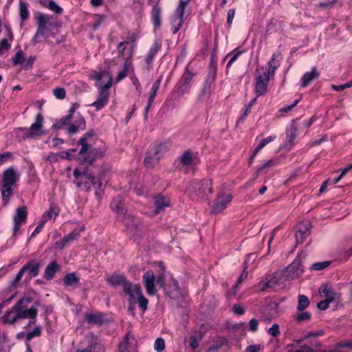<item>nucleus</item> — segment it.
<instances>
[{
	"mask_svg": "<svg viewBox=\"0 0 352 352\" xmlns=\"http://www.w3.org/2000/svg\"><path fill=\"white\" fill-rule=\"evenodd\" d=\"M32 299L28 297L22 298L10 309L7 310L1 318L5 324H13L18 320L30 318L29 325L36 322L38 309L35 305L29 307Z\"/></svg>",
	"mask_w": 352,
	"mask_h": 352,
	"instance_id": "1",
	"label": "nucleus"
},
{
	"mask_svg": "<svg viewBox=\"0 0 352 352\" xmlns=\"http://www.w3.org/2000/svg\"><path fill=\"white\" fill-rule=\"evenodd\" d=\"M19 172L12 166L3 171L2 184L0 185V191L1 192L3 206H6L8 204L10 197L13 195L12 191L16 186V183L19 182Z\"/></svg>",
	"mask_w": 352,
	"mask_h": 352,
	"instance_id": "2",
	"label": "nucleus"
},
{
	"mask_svg": "<svg viewBox=\"0 0 352 352\" xmlns=\"http://www.w3.org/2000/svg\"><path fill=\"white\" fill-rule=\"evenodd\" d=\"M93 136L94 133L88 131L78 141V144L81 146L78 153L80 157L84 162L89 163H92L96 159L102 157L105 153V150L104 149L92 148L91 145L89 143V139Z\"/></svg>",
	"mask_w": 352,
	"mask_h": 352,
	"instance_id": "3",
	"label": "nucleus"
},
{
	"mask_svg": "<svg viewBox=\"0 0 352 352\" xmlns=\"http://www.w3.org/2000/svg\"><path fill=\"white\" fill-rule=\"evenodd\" d=\"M74 183L78 187L83 186L87 191L91 190L92 186L98 199L100 198L103 194L104 186L100 181V179L94 177L88 170H85L82 174V177L80 178L79 180L75 181Z\"/></svg>",
	"mask_w": 352,
	"mask_h": 352,
	"instance_id": "4",
	"label": "nucleus"
},
{
	"mask_svg": "<svg viewBox=\"0 0 352 352\" xmlns=\"http://www.w3.org/2000/svg\"><path fill=\"white\" fill-rule=\"evenodd\" d=\"M123 292L128 296L129 300H138V306L143 311L147 309L148 300L144 296L139 285L128 282L124 285Z\"/></svg>",
	"mask_w": 352,
	"mask_h": 352,
	"instance_id": "5",
	"label": "nucleus"
},
{
	"mask_svg": "<svg viewBox=\"0 0 352 352\" xmlns=\"http://www.w3.org/2000/svg\"><path fill=\"white\" fill-rule=\"evenodd\" d=\"M188 190L199 198H206L213 192L212 179L205 178L201 181H192L188 184Z\"/></svg>",
	"mask_w": 352,
	"mask_h": 352,
	"instance_id": "6",
	"label": "nucleus"
},
{
	"mask_svg": "<svg viewBox=\"0 0 352 352\" xmlns=\"http://www.w3.org/2000/svg\"><path fill=\"white\" fill-rule=\"evenodd\" d=\"M285 280L283 272L278 271L266 278L265 280L258 283L257 288L258 291H265L269 289L276 290L282 288Z\"/></svg>",
	"mask_w": 352,
	"mask_h": 352,
	"instance_id": "7",
	"label": "nucleus"
},
{
	"mask_svg": "<svg viewBox=\"0 0 352 352\" xmlns=\"http://www.w3.org/2000/svg\"><path fill=\"white\" fill-rule=\"evenodd\" d=\"M43 123L44 117L41 113H39L36 115L34 122L31 124L29 129L21 127L19 128V130L26 132L23 135L24 138L34 139L44 134L43 131Z\"/></svg>",
	"mask_w": 352,
	"mask_h": 352,
	"instance_id": "8",
	"label": "nucleus"
},
{
	"mask_svg": "<svg viewBox=\"0 0 352 352\" xmlns=\"http://www.w3.org/2000/svg\"><path fill=\"white\" fill-rule=\"evenodd\" d=\"M301 254L298 255L285 270L283 271L285 280H290L299 277L303 272L300 261Z\"/></svg>",
	"mask_w": 352,
	"mask_h": 352,
	"instance_id": "9",
	"label": "nucleus"
},
{
	"mask_svg": "<svg viewBox=\"0 0 352 352\" xmlns=\"http://www.w3.org/2000/svg\"><path fill=\"white\" fill-rule=\"evenodd\" d=\"M35 18L37 22V30L35 35L33 36L32 39V42L34 44L40 42V36H45V30L47 28V24L51 19V17L48 14H44L42 13H37L36 14Z\"/></svg>",
	"mask_w": 352,
	"mask_h": 352,
	"instance_id": "10",
	"label": "nucleus"
},
{
	"mask_svg": "<svg viewBox=\"0 0 352 352\" xmlns=\"http://www.w3.org/2000/svg\"><path fill=\"white\" fill-rule=\"evenodd\" d=\"M190 1V0H179V6L175 11V16L172 22L173 26V34H176L182 28L184 23L183 17L185 8Z\"/></svg>",
	"mask_w": 352,
	"mask_h": 352,
	"instance_id": "11",
	"label": "nucleus"
},
{
	"mask_svg": "<svg viewBox=\"0 0 352 352\" xmlns=\"http://www.w3.org/2000/svg\"><path fill=\"white\" fill-rule=\"evenodd\" d=\"M232 195L230 193H218L216 200L212 207V212L218 214L224 210L231 202Z\"/></svg>",
	"mask_w": 352,
	"mask_h": 352,
	"instance_id": "12",
	"label": "nucleus"
},
{
	"mask_svg": "<svg viewBox=\"0 0 352 352\" xmlns=\"http://www.w3.org/2000/svg\"><path fill=\"white\" fill-rule=\"evenodd\" d=\"M28 217V209L26 206L19 207L16 208L13 217L14 226L13 235L16 236L22 226L26 222Z\"/></svg>",
	"mask_w": 352,
	"mask_h": 352,
	"instance_id": "13",
	"label": "nucleus"
},
{
	"mask_svg": "<svg viewBox=\"0 0 352 352\" xmlns=\"http://www.w3.org/2000/svg\"><path fill=\"white\" fill-rule=\"evenodd\" d=\"M155 276L152 270H147L142 277V283L147 294L153 296L156 294L157 289L155 285Z\"/></svg>",
	"mask_w": 352,
	"mask_h": 352,
	"instance_id": "14",
	"label": "nucleus"
},
{
	"mask_svg": "<svg viewBox=\"0 0 352 352\" xmlns=\"http://www.w3.org/2000/svg\"><path fill=\"white\" fill-rule=\"evenodd\" d=\"M270 77L265 73L257 76L254 87V91L257 96L266 94Z\"/></svg>",
	"mask_w": 352,
	"mask_h": 352,
	"instance_id": "15",
	"label": "nucleus"
},
{
	"mask_svg": "<svg viewBox=\"0 0 352 352\" xmlns=\"http://www.w3.org/2000/svg\"><path fill=\"white\" fill-rule=\"evenodd\" d=\"M318 292L320 296L325 298L324 300L330 302L339 301L340 300V294L336 292L331 285H322Z\"/></svg>",
	"mask_w": 352,
	"mask_h": 352,
	"instance_id": "16",
	"label": "nucleus"
},
{
	"mask_svg": "<svg viewBox=\"0 0 352 352\" xmlns=\"http://www.w3.org/2000/svg\"><path fill=\"white\" fill-rule=\"evenodd\" d=\"M195 157L190 150L185 151L175 162L176 168L180 170L189 167L195 164Z\"/></svg>",
	"mask_w": 352,
	"mask_h": 352,
	"instance_id": "17",
	"label": "nucleus"
},
{
	"mask_svg": "<svg viewBox=\"0 0 352 352\" xmlns=\"http://www.w3.org/2000/svg\"><path fill=\"white\" fill-rule=\"evenodd\" d=\"M311 223L309 221H302L298 225L296 233V241L298 243L303 242L304 239L309 234Z\"/></svg>",
	"mask_w": 352,
	"mask_h": 352,
	"instance_id": "18",
	"label": "nucleus"
},
{
	"mask_svg": "<svg viewBox=\"0 0 352 352\" xmlns=\"http://www.w3.org/2000/svg\"><path fill=\"white\" fill-rule=\"evenodd\" d=\"M171 146V142L170 140H166L160 143H155L149 148L152 149L154 154H156L161 158L162 156L170 148Z\"/></svg>",
	"mask_w": 352,
	"mask_h": 352,
	"instance_id": "19",
	"label": "nucleus"
},
{
	"mask_svg": "<svg viewBox=\"0 0 352 352\" xmlns=\"http://www.w3.org/2000/svg\"><path fill=\"white\" fill-rule=\"evenodd\" d=\"M111 208L116 212L117 218L121 219V216L126 212L124 206V200L120 195L116 196L111 204Z\"/></svg>",
	"mask_w": 352,
	"mask_h": 352,
	"instance_id": "20",
	"label": "nucleus"
},
{
	"mask_svg": "<svg viewBox=\"0 0 352 352\" xmlns=\"http://www.w3.org/2000/svg\"><path fill=\"white\" fill-rule=\"evenodd\" d=\"M162 47V43L159 40H155L153 45L151 47L148 54L145 57V62L147 65V69H151L152 68V63L154 57L156 54L160 51Z\"/></svg>",
	"mask_w": 352,
	"mask_h": 352,
	"instance_id": "21",
	"label": "nucleus"
},
{
	"mask_svg": "<svg viewBox=\"0 0 352 352\" xmlns=\"http://www.w3.org/2000/svg\"><path fill=\"white\" fill-rule=\"evenodd\" d=\"M41 265L35 260L27 262L21 268L24 272H27L30 278L38 276Z\"/></svg>",
	"mask_w": 352,
	"mask_h": 352,
	"instance_id": "22",
	"label": "nucleus"
},
{
	"mask_svg": "<svg viewBox=\"0 0 352 352\" xmlns=\"http://www.w3.org/2000/svg\"><path fill=\"white\" fill-rule=\"evenodd\" d=\"M161 83V78H158L152 85L151 90L148 96L147 104L144 109V116L146 117L148 112L154 101V99L157 95V90L160 88Z\"/></svg>",
	"mask_w": 352,
	"mask_h": 352,
	"instance_id": "23",
	"label": "nucleus"
},
{
	"mask_svg": "<svg viewBox=\"0 0 352 352\" xmlns=\"http://www.w3.org/2000/svg\"><path fill=\"white\" fill-rule=\"evenodd\" d=\"M130 43L128 41L120 42L118 45V51L120 56L124 57L126 60H130L133 56V47L131 45L129 48L127 47Z\"/></svg>",
	"mask_w": 352,
	"mask_h": 352,
	"instance_id": "24",
	"label": "nucleus"
},
{
	"mask_svg": "<svg viewBox=\"0 0 352 352\" xmlns=\"http://www.w3.org/2000/svg\"><path fill=\"white\" fill-rule=\"evenodd\" d=\"M108 101L109 93L100 91L97 100L92 104H89V106L94 107L96 111H99L107 104Z\"/></svg>",
	"mask_w": 352,
	"mask_h": 352,
	"instance_id": "25",
	"label": "nucleus"
},
{
	"mask_svg": "<svg viewBox=\"0 0 352 352\" xmlns=\"http://www.w3.org/2000/svg\"><path fill=\"white\" fill-rule=\"evenodd\" d=\"M278 58H281V54L280 53H275L272 55L268 63L269 69L263 73L270 76H273L274 75L276 69L280 66Z\"/></svg>",
	"mask_w": 352,
	"mask_h": 352,
	"instance_id": "26",
	"label": "nucleus"
},
{
	"mask_svg": "<svg viewBox=\"0 0 352 352\" xmlns=\"http://www.w3.org/2000/svg\"><path fill=\"white\" fill-rule=\"evenodd\" d=\"M85 129V120L84 118L79 116L75 120V123L71 124L67 128V133L69 135L76 133L79 130H84Z\"/></svg>",
	"mask_w": 352,
	"mask_h": 352,
	"instance_id": "27",
	"label": "nucleus"
},
{
	"mask_svg": "<svg viewBox=\"0 0 352 352\" xmlns=\"http://www.w3.org/2000/svg\"><path fill=\"white\" fill-rule=\"evenodd\" d=\"M60 270V265L56 261L50 262L46 267L43 278L46 280H51L54 277L55 274Z\"/></svg>",
	"mask_w": 352,
	"mask_h": 352,
	"instance_id": "28",
	"label": "nucleus"
},
{
	"mask_svg": "<svg viewBox=\"0 0 352 352\" xmlns=\"http://www.w3.org/2000/svg\"><path fill=\"white\" fill-rule=\"evenodd\" d=\"M319 73L316 70V67H313L310 72H306L300 79L301 86L306 87L308 86L314 80L318 78Z\"/></svg>",
	"mask_w": 352,
	"mask_h": 352,
	"instance_id": "29",
	"label": "nucleus"
},
{
	"mask_svg": "<svg viewBox=\"0 0 352 352\" xmlns=\"http://www.w3.org/2000/svg\"><path fill=\"white\" fill-rule=\"evenodd\" d=\"M118 219L122 221L129 230H135L138 225V221L135 219L134 217L126 212L123 214V216H121V219Z\"/></svg>",
	"mask_w": 352,
	"mask_h": 352,
	"instance_id": "30",
	"label": "nucleus"
},
{
	"mask_svg": "<svg viewBox=\"0 0 352 352\" xmlns=\"http://www.w3.org/2000/svg\"><path fill=\"white\" fill-rule=\"evenodd\" d=\"M154 204L156 208L155 212L160 213V212L163 211L166 207L169 206L170 200L167 197L161 195H157L154 197Z\"/></svg>",
	"mask_w": 352,
	"mask_h": 352,
	"instance_id": "31",
	"label": "nucleus"
},
{
	"mask_svg": "<svg viewBox=\"0 0 352 352\" xmlns=\"http://www.w3.org/2000/svg\"><path fill=\"white\" fill-rule=\"evenodd\" d=\"M107 282L113 287L122 285L124 287L129 281L124 275L113 274L107 278Z\"/></svg>",
	"mask_w": 352,
	"mask_h": 352,
	"instance_id": "32",
	"label": "nucleus"
},
{
	"mask_svg": "<svg viewBox=\"0 0 352 352\" xmlns=\"http://www.w3.org/2000/svg\"><path fill=\"white\" fill-rule=\"evenodd\" d=\"M217 76L216 68H211L207 75L205 80V85L204 87V91L205 92H210L212 89V86L214 84Z\"/></svg>",
	"mask_w": 352,
	"mask_h": 352,
	"instance_id": "33",
	"label": "nucleus"
},
{
	"mask_svg": "<svg viewBox=\"0 0 352 352\" xmlns=\"http://www.w3.org/2000/svg\"><path fill=\"white\" fill-rule=\"evenodd\" d=\"M153 153L152 149L149 148L147 151L146 157L144 159V164L148 168H153L160 160V157Z\"/></svg>",
	"mask_w": 352,
	"mask_h": 352,
	"instance_id": "34",
	"label": "nucleus"
},
{
	"mask_svg": "<svg viewBox=\"0 0 352 352\" xmlns=\"http://www.w3.org/2000/svg\"><path fill=\"white\" fill-rule=\"evenodd\" d=\"M338 0H323L314 6V12H318L321 10H329L332 9Z\"/></svg>",
	"mask_w": 352,
	"mask_h": 352,
	"instance_id": "35",
	"label": "nucleus"
},
{
	"mask_svg": "<svg viewBox=\"0 0 352 352\" xmlns=\"http://www.w3.org/2000/svg\"><path fill=\"white\" fill-rule=\"evenodd\" d=\"M190 87V85H187L182 81L179 80L177 85H176L175 89L173 90V96L175 98H180L185 93H186Z\"/></svg>",
	"mask_w": 352,
	"mask_h": 352,
	"instance_id": "36",
	"label": "nucleus"
},
{
	"mask_svg": "<svg viewBox=\"0 0 352 352\" xmlns=\"http://www.w3.org/2000/svg\"><path fill=\"white\" fill-rule=\"evenodd\" d=\"M130 69H133L132 63L131 60H126L124 63V68L118 74L116 78V81L120 82L123 80L127 76Z\"/></svg>",
	"mask_w": 352,
	"mask_h": 352,
	"instance_id": "37",
	"label": "nucleus"
},
{
	"mask_svg": "<svg viewBox=\"0 0 352 352\" xmlns=\"http://www.w3.org/2000/svg\"><path fill=\"white\" fill-rule=\"evenodd\" d=\"M151 15L154 25L159 28L161 25V9L157 3L153 6Z\"/></svg>",
	"mask_w": 352,
	"mask_h": 352,
	"instance_id": "38",
	"label": "nucleus"
},
{
	"mask_svg": "<svg viewBox=\"0 0 352 352\" xmlns=\"http://www.w3.org/2000/svg\"><path fill=\"white\" fill-rule=\"evenodd\" d=\"M202 340V334L199 331L195 332L190 337L189 346L193 349H197L199 346V342Z\"/></svg>",
	"mask_w": 352,
	"mask_h": 352,
	"instance_id": "39",
	"label": "nucleus"
},
{
	"mask_svg": "<svg viewBox=\"0 0 352 352\" xmlns=\"http://www.w3.org/2000/svg\"><path fill=\"white\" fill-rule=\"evenodd\" d=\"M58 210L53 205L50 206L49 210L46 211L42 216L41 220L46 223L52 219H55L58 214Z\"/></svg>",
	"mask_w": 352,
	"mask_h": 352,
	"instance_id": "40",
	"label": "nucleus"
},
{
	"mask_svg": "<svg viewBox=\"0 0 352 352\" xmlns=\"http://www.w3.org/2000/svg\"><path fill=\"white\" fill-rule=\"evenodd\" d=\"M85 318L91 324H101L103 322L102 316L100 314H87Z\"/></svg>",
	"mask_w": 352,
	"mask_h": 352,
	"instance_id": "41",
	"label": "nucleus"
},
{
	"mask_svg": "<svg viewBox=\"0 0 352 352\" xmlns=\"http://www.w3.org/2000/svg\"><path fill=\"white\" fill-rule=\"evenodd\" d=\"M76 352H104V349L102 345L92 342L86 349L78 350Z\"/></svg>",
	"mask_w": 352,
	"mask_h": 352,
	"instance_id": "42",
	"label": "nucleus"
},
{
	"mask_svg": "<svg viewBox=\"0 0 352 352\" xmlns=\"http://www.w3.org/2000/svg\"><path fill=\"white\" fill-rule=\"evenodd\" d=\"M40 3L43 6L48 8L50 10L53 11L56 14H60L63 12V9L59 6H58V4L55 1L52 0L50 1L48 4L46 1L43 0H40Z\"/></svg>",
	"mask_w": 352,
	"mask_h": 352,
	"instance_id": "43",
	"label": "nucleus"
},
{
	"mask_svg": "<svg viewBox=\"0 0 352 352\" xmlns=\"http://www.w3.org/2000/svg\"><path fill=\"white\" fill-rule=\"evenodd\" d=\"M79 235V232L76 230H73L72 232H70L69 234L65 236L61 241V248H64L65 245H67L68 243H71L72 241H74L78 238Z\"/></svg>",
	"mask_w": 352,
	"mask_h": 352,
	"instance_id": "44",
	"label": "nucleus"
},
{
	"mask_svg": "<svg viewBox=\"0 0 352 352\" xmlns=\"http://www.w3.org/2000/svg\"><path fill=\"white\" fill-rule=\"evenodd\" d=\"M79 281L76 273H69L63 278V283L66 286H72Z\"/></svg>",
	"mask_w": 352,
	"mask_h": 352,
	"instance_id": "45",
	"label": "nucleus"
},
{
	"mask_svg": "<svg viewBox=\"0 0 352 352\" xmlns=\"http://www.w3.org/2000/svg\"><path fill=\"white\" fill-rule=\"evenodd\" d=\"M309 305V300L305 295H299L298 297L297 310L299 311L305 310Z\"/></svg>",
	"mask_w": 352,
	"mask_h": 352,
	"instance_id": "46",
	"label": "nucleus"
},
{
	"mask_svg": "<svg viewBox=\"0 0 352 352\" xmlns=\"http://www.w3.org/2000/svg\"><path fill=\"white\" fill-rule=\"evenodd\" d=\"M311 318V314L309 311H303L294 316V319L298 323L309 322Z\"/></svg>",
	"mask_w": 352,
	"mask_h": 352,
	"instance_id": "47",
	"label": "nucleus"
},
{
	"mask_svg": "<svg viewBox=\"0 0 352 352\" xmlns=\"http://www.w3.org/2000/svg\"><path fill=\"white\" fill-rule=\"evenodd\" d=\"M195 74L189 70L188 66L186 67V70L180 78V81L187 85H190Z\"/></svg>",
	"mask_w": 352,
	"mask_h": 352,
	"instance_id": "48",
	"label": "nucleus"
},
{
	"mask_svg": "<svg viewBox=\"0 0 352 352\" xmlns=\"http://www.w3.org/2000/svg\"><path fill=\"white\" fill-rule=\"evenodd\" d=\"M297 127L293 123L291 124L290 127L287 129V139L289 144L293 143L294 140L296 139L297 134Z\"/></svg>",
	"mask_w": 352,
	"mask_h": 352,
	"instance_id": "49",
	"label": "nucleus"
},
{
	"mask_svg": "<svg viewBox=\"0 0 352 352\" xmlns=\"http://www.w3.org/2000/svg\"><path fill=\"white\" fill-rule=\"evenodd\" d=\"M20 16L22 21H25L29 17L28 4L25 2L20 1L19 3Z\"/></svg>",
	"mask_w": 352,
	"mask_h": 352,
	"instance_id": "50",
	"label": "nucleus"
},
{
	"mask_svg": "<svg viewBox=\"0 0 352 352\" xmlns=\"http://www.w3.org/2000/svg\"><path fill=\"white\" fill-rule=\"evenodd\" d=\"M14 65H23L25 63V54L22 50H19L12 58Z\"/></svg>",
	"mask_w": 352,
	"mask_h": 352,
	"instance_id": "51",
	"label": "nucleus"
},
{
	"mask_svg": "<svg viewBox=\"0 0 352 352\" xmlns=\"http://www.w3.org/2000/svg\"><path fill=\"white\" fill-rule=\"evenodd\" d=\"M71 118H72L71 116H69V115L64 116L61 119H60L58 122H56V123L54 124L52 127L54 129H60L62 128L63 126L68 125V124L69 125Z\"/></svg>",
	"mask_w": 352,
	"mask_h": 352,
	"instance_id": "52",
	"label": "nucleus"
},
{
	"mask_svg": "<svg viewBox=\"0 0 352 352\" xmlns=\"http://www.w3.org/2000/svg\"><path fill=\"white\" fill-rule=\"evenodd\" d=\"M278 163L279 160L278 158L271 159L267 161L264 164L261 165L258 168V170H265L266 169H269L273 166H276L277 164H278Z\"/></svg>",
	"mask_w": 352,
	"mask_h": 352,
	"instance_id": "53",
	"label": "nucleus"
},
{
	"mask_svg": "<svg viewBox=\"0 0 352 352\" xmlns=\"http://www.w3.org/2000/svg\"><path fill=\"white\" fill-rule=\"evenodd\" d=\"M241 54H242V52H241V51L236 52H231V53L228 54L225 57V58H226L228 56H231L230 59L229 60V61L226 65L227 70L231 67V65L233 64V63H234L237 60V58L241 55Z\"/></svg>",
	"mask_w": 352,
	"mask_h": 352,
	"instance_id": "54",
	"label": "nucleus"
},
{
	"mask_svg": "<svg viewBox=\"0 0 352 352\" xmlns=\"http://www.w3.org/2000/svg\"><path fill=\"white\" fill-rule=\"evenodd\" d=\"M41 335V328L39 326L36 327L33 331L28 332L26 335V340L30 341L35 337H39Z\"/></svg>",
	"mask_w": 352,
	"mask_h": 352,
	"instance_id": "55",
	"label": "nucleus"
},
{
	"mask_svg": "<svg viewBox=\"0 0 352 352\" xmlns=\"http://www.w3.org/2000/svg\"><path fill=\"white\" fill-rule=\"evenodd\" d=\"M275 136H270L267 138L263 139L258 146L255 148V153H258L260 150L264 148L268 143L271 142L275 139Z\"/></svg>",
	"mask_w": 352,
	"mask_h": 352,
	"instance_id": "56",
	"label": "nucleus"
},
{
	"mask_svg": "<svg viewBox=\"0 0 352 352\" xmlns=\"http://www.w3.org/2000/svg\"><path fill=\"white\" fill-rule=\"evenodd\" d=\"M154 349L157 352H162L165 349V342L163 338H158L154 344Z\"/></svg>",
	"mask_w": 352,
	"mask_h": 352,
	"instance_id": "57",
	"label": "nucleus"
},
{
	"mask_svg": "<svg viewBox=\"0 0 352 352\" xmlns=\"http://www.w3.org/2000/svg\"><path fill=\"white\" fill-rule=\"evenodd\" d=\"M54 96L59 100L64 99L66 96V91L64 88L56 87L53 90Z\"/></svg>",
	"mask_w": 352,
	"mask_h": 352,
	"instance_id": "58",
	"label": "nucleus"
},
{
	"mask_svg": "<svg viewBox=\"0 0 352 352\" xmlns=\"http://www.w3.org/2000/svg\"><path fill=\"white\" fill-rule=\"evenodd\" d=\"M267 333L269 335L274 338H277L280 334L279 325L278 324H272V326L270 329H268Z\"/></svg>",
	"mask_w": 352,
	"mask_h": 352,
	"instance_id": "59",
	"label": "nucleus"
},
{
	"mask_svg": "<svg viewBox=\"0 0 352 352\" xmlns=\"http://www.w3.org/2000/svg\"><path fill=\"white\" fill-rule=\"evenodd\" d=\"M329 265V261L315 263L311 265V269L314 270H322L327 267Z\"/></svg>",
	"mask_w": 352,
	"mask_h": 352,
	"instance_id": "60",
	"label": "nucleus"
},
{
	"mask_svg": "<svg viewBox=\"0 0 352 352\" xmlns=\"http://www.w3.org/2000/svg\"><path fill=\"white\" fill-rule=\"evenodd\" d=\"M342 250L345 252V258L347 259L352 254V239H349L343 247Z\"/></svg>",
	"mask_w": 352,
	"mask_h": 352,
	"instance_id": "61",
	"label": "nucleus"
},
{
	"mask_svg": "<svg viewBox=\"0 0 352 352\" xmlns=\"http://www.w3.org/2000/svg\"><path fill=\"white\" fill-rule=\"evenodd\" d=\"M11 47L10 43L7 39L3 38L0 41V56L3 54L4 50H8Z\"/></svg>",
	"mask_w": 352,
	"mask_h": 352,
	"instance_id": "62",
	"label": "nucleus"
},
{
	"mask_svg": "<svg viewBox=\"0 0 352 352\" xmlns=\"http://www.w3.org/2000/svg\"><path fill=\"white\" fill-rule=\"evenodd\" d=\"M256 258V256L255 254L252 253L248 254L244 261L243 267L245 269H248L249 267L250 263H253Z\"/></svg>",
	"mask_w": 352,
	"mask_h": 352,
	"instance_id": "63",
	"label": "nucleus"
},
{
	"mask_svg": "<svg viewBox=\"0 0 352 352\" xmlns=\"http://www.w3.org/2000/svg\"><path fill=\"white\" fill-rule=\"evenodd\" d=\"M300 100V99H297V100H294L292 104L287 105V106L282 107L280 109V112L287 113V112L290 111L293 108H294L298 104Z\"/></svg>",
	"mask_w": 352,
	"mask_h": 352,
	"instance_id": "64",
	"label": "nucleus"
}]
</instances>
